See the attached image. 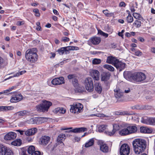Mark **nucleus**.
Returning a JSON list of instances; mask_svg holds the SVG:
<instances>
[{
    "label": "nucleus",
    "mask_w": 155,
    "mask_h": 155,
    "mask_svg": "<svg viewBox=\"0 0 155 155\" xmlns=\"http://www.w3.org/2000/svg\"><path fill=\"white\" fill-rule=\"evenodd\" d=\"M124 78H146L145 74L141 72L132 73L130 71H125L123 73Z\"/></svg>",
    "instance_id": "6"
},
{
    "label": "nucleus",
    "mask_w": 155,
    "mask_h": 155,
    "mask_svg": "<svg viewBox=\"0 0 155 155\" xmlns=\"http://www.w3.org/2000/svg\"><path fill=\"white\" fill-rule=\"evenodd\" d=\"M34 151H35V148L34 146H31L28 148V152L29 154H32Z\"/></svg>",
    "instance_id": "37"
},
{
    "label": "nucleus",
    "mask_w": 155,
    "mask_h": 155,
    "mask_svg": "<svg viewBox=\"0 0 155 155\" xmlns=\"http://www.w3.org/2000/svg\"><path fill=\"white\" fill-rule=\"evenodd\" d=\"M24 21H18L17 22L16 25L18 26H20L24 25Z\"/></svg>",
    "instance_id": "53"
},
{
    "label": "nucleus",
    "mask_w": 155,
    "mask_h": 155,
    "mask_svg": "<svg viewBox=\"0 0 155 155\" xmlns=\"http://www.w3.org/2000/svg\"><path fill=\"white\" fill-rule=\"evenodd\" d=\"M146 78H127V80L131 82L136 83L141 81L144 82L143 81Z\"/></svg>",
    "instance_id": "21"
},
{
    "label": "nucleus",
    "mask_w": 155,
    "mask_h": 155,
    "mask_svg": "<svg viewBox=\"0 0 155 155\" xmlns=\"http://www.w3.org/2000/svg\"><path fill=\"white\" fill-rule=\"evenodd\" d=\"M37 51V49L36 48L27 50L25 54V58L27 60L31 63H34L37 61L38 59Z\"/></svg>",
    "instance_id": "3"
},
{
    "label": "nucleus",
    "mask_w": 155,
    "mask_h": 155,
    "mask_svg": "<svg viewBox=\"0 0 155 155\" xmlns=\"http://www.w3.org/2000/svg\"><path fill=\"white\" fill-rule=\"evenodd\" d=\"M94 143V140L93 138L89 140L88 142L86 143L85 144V146L86 147H88L92 146Z\"/></svg>",
    "instance_id": "30"
},
{
    "label": "nucleus",
    "mask_w": 155,
    "mask_h": 155,
    "mask_svg": "<svg viewBox=\"0 0 155 155\" xmlns=\"http://www.w3.org/2000/svg\"><path fill=\"white\" fill-rule=\"evenodd\" d=\"M101 62V60L99 59L94 58L92 61V63L95 65L99 64Z\"/></svg>",
    "instance_id": "42"
},
{
    "label": "nucleus",
    "mask_w": 155,
    "mask_h": 155,
    "mask_svg": "<svg viewBox=\"0 0 155 155\" xmlns=\"http://www.w3.org/2000/svg\"><path fill=\"white\" fill-rule=\"evenodd\" d=\"M126 5V4L124 2H121L119 3V6L120 7H125Z\"/></svg>",
    "instance_id": "55"
},
{
    "label": "nucleus",
    "mask_w": 155,
    "mask_h": 155,
    "mask_svg": "<svg viewBox=\"0 0 155 155\" xmlns=\"http://www.w3.org/2000/svg\"><path fill=\"white\" fill-rule=\"evenodd\" d=\"M13 152L10 149L0 144V155H12Z\"/></svg>",
    "instance_id": "9"
},
{
    "label": "nucleus",
    "mask_w": 155,
    "mask_h": 155,
    "mask_svg": "<svg viewBox=\"0 0 155 155\" xmlns=\"http://www.w3.org/2000/svg\"><path fill=\"white\" fill-rule=\"evenodd\" d=\"M54 113L64 114L66 112V110L62 107H58L54 110Z\"/></svg>",
    "instance_id": "28"
},
{
    "label": "nucleus",
    "mask_w": 155,
    "mask_h": 155,
    "mask_svg": "<svg viewBox=\"0 0 155 155\" xmlns=\"http://www.w3.org/2000/svg\"><path fill=\"white\" fill-rule=\"evenodd\" d=\"M130 148L127 144H123L121 146L120 150V155H128L129 154Z\"/></svg>",
    "instance_id": "8"
},
{
    "label": "nucleus",
    "mask_w": 155,
    "mask_h": 155,
    "mask_svg": "<svg viewBox=\"0 0 155 155\" xmlns=\"http://www.w3.org/2000/svg\"><path fill=\"white\" fill-rule=\"evenodd\" d=\"M75 91L77 92H82L83 91V88L79 86V85L75 87Z\"/></svg>",
    "instance_id": "44"
},
{
    "label": "nucleus",
    "mask_w": 155,
    "mask_h": 155,
    "mask_svg": "<svg viewBox=\"0 0 155 155\" xmlns=\"http://www.w3.org/2000/svg\"><path fill=\"white\" fill-rule=\"evenodd\" d=\"M78 8H82L83 7V5L81 3H79L78 5Z\"/></svg>",
    "instance_id": "59"
},
{
    "label": "nucleus",
    "mask_w": 155,
    "mask_h": 155,
    "mask_svg": "<svg viewBox=\"0 0 155 155\" xmlns=\"http://www.w3.org/2000/svg\"><path fill=\"white\" fill-rule=\"evenodd\" d=\"M151 51L152 52L155 54V48H154V47L152 48H151Z\"/></svg>",
    "instance_id": "64"
},
{
    "label": "nucleus",
    "mask_w": 155,
    "mask_h": 155,
    "mask_svg": "<svg viewBox=\"0 0 155 155\" xmlns=\"http://www.w3.org/2000/svg\"><path fill=\"white\" fill-rule=\"evenodd\" d=\"M125 35L127 37L129 38L130 37L131 34L129 32H126L125 34Z\"/></svg>",
    "instance_id": "62"
},
{
    "label": "nucleus",
    "mask_w": 155,
    "mask_h": 155,
    "mask_svg": "<svg viewBox=\"0 0 155 155\" xmlns=\"http://www.w3.org/2000/svg\"><path fill=\"white\" fill-rule=\"evenodd\" d=\"M152 132V130L151 129L146 127V133L149 134L151 133Z\"/></svg>",
    "instance_id": "58"
},
{
    "label": "nucleus",
    "mask_w": 155,
    "mask_h": 155,
    "mask_svg": "<svg viewBox=\"0 0 155 155\" xmlns=\"http://www.w3.org/2000/svg\"><path fill=\"white\" fill-rule=\"evenodd\" d=\"M14 107L11 106H0V111H6L13 109Z\"/></svg>",
    "instance_id": "27"
},
{
    "label": "nucleus",
    "mask_w": 155,
    "mask_h": 155,
    "mask_svg": "<svg viewBox=\"0 0 155 155\" xmlns=\"http://www.w3.org/2000/svg\"><path fill=\"white\" fill-rule=\"evenodd\" d=\"M129 134L136 132L137 130V127L135 126L130 125L127 127Z\"/></svg>",
    "instance_id": "25"
},
{
    "label": "nucleus",
    "mask_w": 155,
    "mask_h": 155,
    "mask_svg": "<svg viewBox=\"0 0 155 155\" xmlns=\"http://www.w3.org/2000/svg\"><path fill=\"white\" fill-rule=\"evenodd\" d=\"M91 42L94 45L98 44L100 42L101 39L100 38L97 37H93L90 39Z\"/></svg>",
    "instance_id": "19"
},
{
    "label": "nucleus",
    "mask_w": 155,
    "mask_h": 155,
    "mask_svg": "<svg viewBox=\"0 0 155 155\" xmlns=\"http://www.w3.org/2000/svg\"><path fill=\"white\" fill-rule=\"evenodd\" d=\"M83 107V105L81 104L76 102L71 105L70 111L72 113L78 114L82 111Z\"/></svg>",
    "instance_id": "7"
},
{
    "label": "nucleus",
    "mask_w": 155,
    "mask_h": 155,
    "mask_svg": "<svg viewBox=\"0 0 155 155\" xmlns=\"http://www.w3.org/2000/svg\"><path fill=\"white\" fill-rule=\"evenodd\" d=\"M104 74L105 76L104 77H102L101 78H109L110 76V74L109 72L105 73Z\"/></svg>",
    "instance_id": "56"
},
{
    "label": "nucleus",
    "mask_w": 155,
    "mask_h": 155,
    "mask_svg": "<svg viewBox=\"0 0 155 155\" xmlns=\"http://www.w3.org/2000/svg\"><path fill=\"white\" fill-rule=\"evenodd\" d=\"M134 54L137 56H140L143 54L142 52L140 51L137 49L135 51Z\"/></svg>",
    "instance_id": "45"
},
{
    "label": "nucleus",
    "mask_w": 155,
    "mask_h": 155,
    "mask_svg": "<svg viewBox=\"0 0 155 155\" xmlns=\"http://www.w3.org/2000/svg\"><path fill=\"white\" fill-rule=\"evenodd\" d=\"M52 104L51 102L45 100L43 101L42 103L37 105L36 107L38 111L44 112L48 111V109Z\"/></svg>",
    "instance_id": "4"
},
{
    "label": "nucleus",
    "mask_w": 155,
    "mask_h": 155,
    "mask_svg": "<svg viewBox=\"0 0 155 155\" xmlns=\"http://www.w3.org/2000/svg\"><path fill=\"white\" fill-rule=\"evenodd\" d=\"M126 20L128 23H132L134 21L133 18L130 13L128 14V16L127 17Z\"/></svg>",
    "instance_id": "35"
},
{
    "label": "nucleus",
    "mask_w": 155,
    "mask_h": 155,
    "mask_svg": "<svg viewBox=\"0 0 155 155\" xmlns=\"http://www.w3.org/2000/svg\"><path fill=\"white\" fill-rule=\"evenodd\" d=\"M58 18L55 16H54L52 17V19L55 21H57L58 20Z\"/></svg>",
    "instance_id": "63"
},
{
    "label": "nucleus",
    "mask_w": 155,
    "mask_h": 155,
    "mask_svg": "<svg viewBox=\"0 0 155 155\" xmlns=\"http://www.w3.org/2000/svg\"><path fill=\"white\" fill-rule=\"evenodd\" d=\"M103 12L107 16H109L111 14V13H109V11L107 10H103Z\"/></svg>",
    "instance_id": "50"
},
{
    "label": "nucleus",
    "mask_w": 155,
    "mask_h": 155,
    "mask_svg": "<svg viewBox=\"0 0 155 155\" xmlns=\"http://www.w3.org/2000/svg\"><path fill=\"white\" fill-rule=\"evenodd\" d=\"M72 79V83L74 87L79 85L78 81L76 78H68Z\"/></svg>",
    "instance_id": "34"
},
{
    "label": "nucleus",
    "mask_w": 155,
    "mask_h": 155,
    "mask_svg": "<svg viewBox=\"0 0 155 155\" xmlns=\"http://www.w3.org/2000/svg\"><path fill=\"white\" fill-rule=\"evenodd\" d=\"M133 15L134 17L137 19L140 20V18H143L140 15L137 13H134L133 14Z\"/></svg>",
    "instance_id": "40"
},
{
    "label": "nucleus",
    "mask_w": 155,
    "mask_h": 155,
    "mask_svg": "<svg viewBox=\"0 0 155 155\" xmlns=\"http://www.w3.org/2000/svg\"><path fill=\"white\" fill-rule=\"evenodd\" d=\"M23 98V96L21 94H16L13 96L10 100L12 103L16 102L21 101Z\"/></svg>",
    "instance_id": "12"
},
{
    "label": "nucleus",
    "mask_w": 155,
    "mask_h": 155,
    "mask_svg": "<svg viewBox=\"0 0 155 155\" xmlns=\"http://www.w3.org/2000/svg\"><path fill=\"white\" fill-rule=\"evenodd\" d=\"M147 120L150 124L155 125V118H149Z\"/></svg>",
    "instance_id": "41"
},
{
    "label": "nucleus",
    "mask_w": 155,
    "mask_h": 155,
    "mask_svg": "<svg viewBox=\"0 0 155 155\" xmlns=\"http://www.w3.org/2000/svg\"><path fill=\"white\" fill-rule=\"evenodd\" d=\"M141 22L137 20H136L133 23V25L135 26L137 28H139L141 26Z\"/></svg>",
    "instance_id": "36"
},
{
    "label": "nucleus",
    "mask_w": 155,
    "mask_h": 155,
    "mask_svg": "<svg viewBox=\"0 0 155 155\" xmlns=\"http://www.w3.org/2000/svg\"><path fill=\"white\" fill-rule=\"evenodd\" d=\"M68 50L69 51L71 50H79V48L77 46H68Z\"/></svg>",
    "instance_id": "46"
},
{
    "label": "nucleus",
    "mask_w": 155,
    "mask_h": 155,
    "mask_svg": "<svg viewBox=\"0 0 155 155\" xmlns=\"http://www.w3.org/2000/svg\"><path fill=\"white\" fill-rule=\"evenodd\" d=\"M17 135L13 132H10L7 134L4 137V139L5 140H11L15 139Z\"/></svg>",
    "instance_id": "11"
},
{
    "label": "nucleus",
    "mask_w": 155,
    "mask_h": 155,
    "mask_svg": "<svg viewBox=\"0 0 155 155\" xmlns=\"http://www.w3.org/2000/svg\"><path fill=\"white\" fill-rule=\"evenodd\" d=\"M114 96L116 98H120L123 95V92L119 88L117 87L114 90Z\"/></svg>",
    "instance_id": "16"
},
{
    "label": "nucleus",
    "mask_w": 155,
    "mask_h": 155,
    "mask_svg": "<svg viewBox=\"0 0 155 155\" xmlns=\"http://www.w3.org/2000/svg\"><path fill=\"white\" fill-rule=\"evenodd\" d=\"M22 143L21 140L20 139H18L15 140L11 143L12 145L14 146H20Z\"/></svg>",
    "instance_id": "29"
},
{
    "label": "nucleus",
    "mask_w": 155,
    "mask_h": 155,
    "mask_svg": "<svg viewBox=\"0 0 155 155\" xmlns=\"http://www.w3.org/2000/svg\"><path fill=\"white\" fill-rule=\"evenodd\" d=\"M94 89L99 94H101L102 91V87L101 84L96 83L94 84Z\"/></svg>",
    "instance_id": "22"
},
{
    "label": "nucleus",
    "mask_w": 155,
    "mask_h": 155,
    "mask_svg": "<svg viewBox=\"0 0 155 155\" xmlns=\"http://www.w3.org/2000/svg\"><path fill=\"white\" fill-rule=\"evenodd\" d=\"M81 81L87 91L91 92L93 91V82L92 78H83Z\"/></svg>",
    "instance_id": "5"
},
{
    "label": "nucleus",
    "mask_w": 155,
    "mask_h": 155,
    "mask_svg": "<svg viewBox=\"0 0 155 155\" xmlns=\"http://www.w3.org/2000/svg\"><path fill=\"white\" fill-rule=\"evenodd\" d=\"M68 49V46L62 47L58 49L57 52L60 55H62L64 53L66 54L67 52L69 51Z\"/></svg>",
    "instance_id": "20"
},
{
    "label": "nucleus",
    "mask_w": 155,
    "mask_h": 155,
    "mask_svg": "<svg viewBox=\"0 0 155 155\" xmlns=\"http://www.w3.org/2000/svg\"><path fill=\"white\" fill-rule=\"evenodd\" d=\"M98 34L101 35L106 38L108 37V35L107 33H105L101 30H98Z\"/></svg>",
    "instance_id": "39"
},
{
    "label": "nucleus",
    "mask_w": 155,
    "mask_h": 155,
    "mask_svg": "<svg viewBox=\"0 0 155 155\" xmlns=\"http://www.w3.org/2000/svg\"><path fill=\"white\" fill-rule=\"evenodd\" d=\"M21 155H27L26 153V150L24 148H22L21 149V151L20 152Z\"/></svg>",
    "instance_id": "51"
},
{
    "label": "nucleus",
    "mask_w": 155,
    "mask_h": 155,
    "mask_svg": "<svg viewBox=\"0 0 155 155\" xmlns=\"http://www.w3.org/2000/svg\"><path fill=\"white\" fill-rule=\"evenodd\" d=\"M50 137L48 136H42L39 139V143L40 144L43 146H46L49 142Z\"/></svg>",
    "instance_id": "10"
},
{
    "label": "nucleus",
    "mask_w": 155,
    "mask_h": 155,
    "mask_svg": "<svg viewBox=\"0 0 155 155\" xmlns=\"http://www.w3.org/2000/svg\"><path fill=\"white\" fill-rule=\"evenodd\" d=\"M119 134L121 136H125L129 134L127 127L124 128L119 131Z\"/></svg>",
    "instance_id": "26"
},
{
    "label": "nucleus",
    "mask_w": 155,
    "mask_h": 155,
    "mask_svg": "<svg viewBox=\"0 0 155 155\" xmlns=\"http://www.w3.org/2000/svg\"><path fill=\"white\" fill-rule=\"evenodd\" d=\"M100 148L101 150L104 153H107L109 151L108 147L105 144L102 143L101 144Z\"/></svg>",
    "instance_id": "23"
},
{
    "label": "nucleus",
    "mask_w": 155,
    "mask_h": 155,
    "mask_svg": "<svg viewBox=\"0 0 155 155\" xmlns=\"http://www.w3.org/2000/svg\"><path fill=\"white\" fill-rule=\"evenodd\" d=\"M90 74L92 78H99L100 73L96 70H92L90 72Z\"/></svg>",
    "instance_id": "24"
},
{
    "label": "nucleus",
    "mask_w": 155,
    "mask_h": 155,
    "mask_svg": "<svg viewBox=\"0 0 155 155\" xmlns=\"http://www.w3.org/2000/svg\"><path fill=\"white\" fill-rule=\"evenodd\" d=\"M115 114L117 115H127L128 113L125 111H116L115 112Z\"/></svg>",
    "instance_id": "43"
},
{
    "label": "nucleus",
    "mask_w": 155,
    "mask_h": 155,
    "mask_svg": "<svg viewBox=\"0 0 155 155\" xmlns=\"http://www.w3.org/2000/svg\"><path fill=\"white\" fill-rule=\"evenodd\" d=\"M33 12H34L35 14V15L38 17H39L40 14L39 12V10L38 9H35L33 10Z\"/></svg>",
    "instance_id": "48"
},
{
    "label": "nucleus",
    "mask_w": 155,
    "mask_h": 155,
    "mask_svg": "<svg viewBox=\"0 0 155 155\" xmlns=\"http://www.w3.org/2000/svg\"><path fill=\"white\" fill-rule=\"evenodd\" d=\"M107 62L110 64H112L119 71L124 69L126 66V64L117 59L115 57H108L107 59Z\"/></svg>",
    "instance_id": "2"
},
{
    "label": "nucleus",
    "mask_w": 155,
    "mask_h": 155,
    "mask_svg": "<svg viewBox=\"0 0 155 155\" xmlns=\"http://www.w3.org/2000/svg\"><path fill=\"white\" fill-rule=\"evenodd\" d=\"M37 129L35 128H31L25 132V134L28 136L33 135L37 132Z\"/></svg>",
    "instance_id": "18"
},
{
    "label": "nucleus",
    "mask_w": 155,
    "mask_h": 155,
    "mask_svg": "<svg viewBox=\"0 0 155 155\" xmlns=\"http://www.w3.org/2000/svg\"><path fill=\"white\" fill-rule=\"evenodd\" d=\"M26 72L25 71H22L18 72L16 73L13 74L12 76H9L8 78H13V77H19L20 75H22Z\"/></svg>",
    "instance_id": "32"
},
{
    "label": "nucleus",
    "mask_w": 155,
    "mask_h": 155,
    "mask_svg": "<svg viewBox=\"0 0 155 155\" xmlns=\"http://www.w3.org/2000/svg\"><path fill=\"white\" fill-rule=\"evenodd\" d=\"M40 152L38 151H34L33 152V153H32V154H31V155H40Z\"/></svg>",
    "instance_id": "57"
},
{
    "label": "nucleus",
    "mask_w": 155,
    "mask_h": 155,
    "mask_svg": "<svg viewBox=\"0 0 155 155\" xmlns=\"http://www.w3.org/2000/svg\"><path fill=\"white\" fill-rule=\"evenodd\" d=\"M53 12L56 15H59V12L56 9H53Z\"/></svg>",
    "instance_id": "61"
},
{
    "label": "nucleus",
    "mask_w": 155,
    "mask_h": 155,
    "mask_svg": "<svg viewBox=\"0 0 155 155\" xmlns=\"http://www.w3.org/2000/svg\"><path fill=\"white\" fill-rule=\"evenodd\" d=\"M133 148L135 153L139 154L143 152L146 148V142L144 140L140 139L134 140L132 143Z\"/></svg>",
    "instance_id": "1"
},
{
    "label": "nucleus",
    "mask_w": 155,
    "mask_h": 155,
    "mask_svg": "<svg viewBox=\"0 0 155 155\" xmlns=\"http://www.w3.org/2000/svg\"><path fill=\"white\" fill-rule=\"evenodd\" d=\"M51 25L49 23H48L45 25V27L47 28H50L51 27Z\"/></svg>",
    "instance_id": "60"
},
{
    "label": "nucleus",
    "mask_w": 155,
    "mask_h": 155,
    "mask_svg": "<svg viewBox=\"0 0 155 155\" xmlns=\"http://www.w3.org/2000/svg\"><path fill=\"white\" fill-rule=\"evenodd\" d=\"M61 41L64 42H68L70 41V39L66 37H64L62 38Z\"/></svg>",
    "instance_id": "49"
},
{
    "label": "nucleus",
    "mask_w": 155,
    "mask_h": 155,
    "mask_svg": "<svg viewBox=\"0 0 155 155\" xmlns=\"http://www.w3.org/2000/svg\"><path fill=\"white\" fill-rule=\"evenodd\" d=\"M64 78H54L51 81L54 85H57L64 83Z\"/></svg>",
    "instance_id": "14"
},
{
    "label": "nucleus",
    "mask_w": 155,
    "mask_h": 155,
    "mask_svg": "<svg viewBox=\"0 0 155 155\" xmlns=\"http://www.w3.org/2000/svg\"><path fill=\"white\" fill-rule=\"evenodd\" d=\"M28 113V111H21L15 113L14 116L15 118L18 119L21 118L22 116L27 115Z\"/></svg>",
    "instance_id": "17"
},
{
    "label": "nucleus",
    "mask_w": 155,
    "mask_h": 155,
    "mask_svg": "<svg viewBox=\"0 0 155 155\" xmlns=\"http://www.w3.org/2000/svg\"><path fill=\"white\" fill-rule=\"evenodd\" d=\"M140 131L141 133H146V127H140Z\"/></svg>",
    "instance_id": "52"
},
{
    "label": "nucleus",
    "mask_w": 155,
    "mask_h": 155,
    "mask_svg": "<svg viewBox=\"0 0 155 155\" xmlns=\"http://www.w3.org/2000/svg\"><path fill=\"white\" fill-rule=\"evenodd\" d=\"M4 62V59L0 56V69L1 68L2 65Z\"/></svg>",
    "instance_id": "54"
},
{
    "label": "nucleus",
    "mask_w": 155,
    "mask_h": 155,
    "mask_svg": "<svg viewBox=\"0 0 155 155\" xmlns=\"http://www.w3.org/2000/svg\"><path fill=\"white\" fill-rule=\"evenodd\" d=\"M87 130L86 128L81 127L78 128H75L69 131V132H73L75 133H80L84 132Z\"/></svg>",
    "instance_id": "15"
},
{
    "label": "nucleus",
    "mask_w": 155,
    "mask_h": 155,
    "mask_svg": "<svg viewBox=\"0 0 155 155\" xmlns=\"http://www.w3.org/2000/svg\"><path fill=\"white\" fill-rule=\"evenodd\" d=\"M104 67L111 71H113L114 70V67L110 65L105 64L104 65Z\"/></svg>",
    "instance_id": "38"
},
{
    "label": "nucleus",
    "mask_w": 155,
    "mask_h": 155,
    "mask_svg": "<svg viewBox=\"0 0 155 155\" xmlns=\"http://www.w3.org/2000/svg\"><path fill=\"white\" fill-rule=\"evenodd\" d=\"M107 127V125L103 124L99 127L98 128V130L100 132H101L104 131Z\"/></svg>",
    "instance_id": "33"
},
{
    "label": "nucleus",
    "mask_w": 155,
    "mask_h": 155,
    "mask_svg": "<svg viewBox=\"0 0 155 155\" xmlns=\"http://www.w3.org/2000/svg\"><path fill=\"white\" fill-rule=\"evenodd\" d=\"M16 87L17 86H12V87H9L8 89L6 90V91L7 93H8L13 90L16 89Z\"/></svg>",
    "instance_id": "47"
},
{
    "label": "nucleus",
    "mask_w": 155,
    "mask_h": 155,
    "mask_svg": "<svg viewBox=\"0 0 155 155\" xmlns=\"http://www.w3.org/2000/svg\"><path fill=\"white\" fill-rule=\"evenodd\" d=\"M65 137V135L64 134H60L58 135L57 138V141L60 143H62V141L63 140V139H64Z\"/></svg>",
    "instance_id": "31"
},
{
    "label": "nucleus",
    "mask_w": 155,
    "mask_h": 155,
    "mask_svg": "<svg viewBox=\"0 0 155 155\" xmlns=\"http://www.w3.org/2000/svg\"><path fill=\"white\" fill-rule=\"evenodd\" d=\"M120 129L119 125L117 124H115L113 125V129L112 132L107 131L105 132L107 134L110 136L113 135L116 132V131Z\"/></svg>",
    "instance_id": "13"
}]
</instances>
